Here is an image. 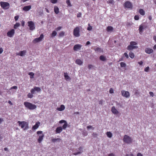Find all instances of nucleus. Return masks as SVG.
I'll use <instances>...</instances> for the list:
<instances>
[{
	"instance_id": "obj_20",
	"label": "nucleus",
	"mask_w": 156,
	"mask_h": 156,
	"mask_svg": "<svg viewBox=\"0 0 156 156\" xmlns=\"http://www.w3.org/2000/svg\"><path fill=\"white\" fill-rule=\"evenodd\" d=\"M40 123L39 122H37L33 126L32 128V130H35L37 129L39 126Z\"/></svg>"
},
{
	"instance_id": "obj_10",
	"label": "nucleus",
	"mask_w": 156,
	"mask_h": 156,
	"mask_svg": "<svg viewBox=\"0 0 156 156\" xmlns=\"http://www.w3.org/2000/svg\"><path fill=\"white\" fill-rule=\"evenodd\" d=\"M28 26L30 30H33L35 29V26L34 23L32 21H30L28 22Z\"/></svg>"
},
{
	"instance_id": "obj_13",
	"label": "nucleus",
	"mask_w": 156,
	"mask_h": 156,
	"mask_svg": "<svg viewBox=\"0 0 156 156\" xmlns=\"http://www.w3.org/2000/svg\"><path fill=\"white\" fill-rule=\"evenodd\" d=\"M15 34V30L13 29H11L7 33V36L10 37H13Z\"/></svg>"
},
{
	"instance_id": "obj_3",
	"label": "nucleus",
	"mask_w": 156,
	"mask_h": 156,
	"mask_svg": "<svg viewBox=\"0 0 156 156\" xmlns=\"http://www.w3.org/2000/svg\"><path fill=\"white\" fill-rule=\"evenodd\" d=\"M18 123L19 124V126H20L22 128H23L24 130L27 129L29 128L28 124L25 121H18Z\"/></svg>"
},
{
	"instance_id": "obj_45",
	"label": "nucleus",
	"mask_w": 156,
	"mask_h": 156,
	"mask_svg": "<svg viewBox=\"0 0 156 156\" xmlns=\"http://www.w3.org/2000/svg\"><path fill=\"white\" fill-rule=\"evenodd\" d=\"M51 2L52 3H56L57 2V0H51Z\"/></svg>"
},
{
	"instance_id": "obj_5",
	"label": "nucleus",
	"mask_w": 156,
	"mask_h": 156,
	"mask_svg": "<svg viewBox=\"0 0 156 156\" xmlns=\"http://www.w3.org/2000/svg\"><path fill=\"white\" fill-rule=\"evenodd\" d=\"M123 141L127 144L131 143L132 141V139L129 136L125 135L124 136L123 139Z\"/></svg>"
},
{
	"instance_id": "obj_31",
	"label": "nucleus",
	"mask_w": 156,
	"mask_h": 156,
	"mask_svg": "<svg viewBox=\"0 0 156 156\" xmlns=\"http://www.w3.org/2000/svg\"><path fill=\"white\" fill-rule=\"evenodd\" d=\"M113 28L111 26H108L107 27V30L108 32L112 30Z\"/></svg>"
},
{
	"instance_id": "obj_39",
	"label": "nucleus",
	"mask_w": 156,
	"mask_h": 156,
	"mask_svg": "<svg viewBox=\"0 0 156 156\" xmlns=\"http://www.w3.org/2000/svg\"><path fill=\"white\" fill-rule=\"evenodd\" d=\"M94 49L95 51H101V48L99 47H97V48H94Z\"/></svg>"
},
{
	"instance_id": "obj_62",
	"label": "nucleus",
	"mask_w": 156,
	"mask_h": 156,
	"mask_svg": "<svg viewBox=\"0 0 156 156\" xmlns=\"http://www.w3.org/2000/svg\"><path fill=\"white\" fill-rule=\"evenodd\" d=\"M126 156H133V154L131 153L129 155L128 154H126Z\"/></svg>"
},
{
	"instance_id": "obj_50",
	"label": "nucleus",
	"mask_w": 156,
	"mask_h": 156,
	"mask_svg": "<svg viewBox=\"0 0 156 156\" xmlns=\"http://www.w3.org/2000/svg\"><path fill=\"white\" fill-rule=\"evenodd\" d=\"M17 86H14L12 87L10 89H17Z\"/></svg>"
},
{
	"instance_id": "obj_48",
	"label": "nucleus",
	"mask_w": 156,
	"mask_h": 156,
	"mask_svg": "<svg viewBox=\"0 0 156 156\" xmlns=\"http://www.w3.org/2000/svg\"><path fill=\"white\" fill-rule=\"evenodd\" d=\"M87 128L88 129L91 128V129H92L93 130L94 129V128H93L92 127V126H90V125L87 126Z\"/></svg>"
},
{
	"instance_id": "obj_37",
	"label": "nucleus",
	"mask_w": 156,
	"mask_h": 156,
	"mask_svg": "<svg viewBox=\"0 0 156 156\" xmlns=\"http://www.w3.org/2000/svg\"><path fill=\"white\" fill-rule=\"evenodd\" d=\"M66 3L69 6H71L72 5H71L70 2V1L69 0H67L66 2Z\"/></svg>"
},
{
	"instance_id": "obj_36",
	"label": "nucleus",
	"mask_w": 156,
	"mask_h": 156,
	"mask_svg": "<svg viewBox=\"0 0 156 156\" xmlns=\"http://www.w3.org/2000/svg\"><path fill=\"white\" fill-rule=\"evenodd\" d=\"M57 34V32L55 31H53L51 34L52 37H55Z\"/></svg>"
},
{
	"instance_id": "obj_21",
	"label": "nucleus",
	"mask_w": 156,
	"mask_h": 156,
	"mask_svg": "<svg viewBox=\"0 0 156 156\" xmlns=\"http://www.w3.org/2000/svg\"><path fill=\"white\" fill-rule=\"evenodd\" d=\"M65 108V107L64 105H61L60 106V107L57 108L56 109L58 111H62L64 110Z\"/></svg>"
},
{
	"instance_id": "obj_42",
	"label": "nucleus",
	"mask_w": 156,
	"mask_h": 156,
	"mask_svg": "<svg viewBox=\"0 0 156 156\" xmlns=\"http://www.w3.org/2000/svg\"><path fill=\"white\" fill-rule=\"evenodd\" d=\"M107 2L108 3L112 4H113L114 3V1L113 0H109Z\"/></svg>"
},
{
	"instance_id": "obj_38",
	"label": "nucleus",
	"mask_w": 156,
	"mask_h": 156,
	"mask_svg": "<svg viewBox=\"0 0 156 156\" xmlns=\"http://www.w3.org/2000/svg\"><path fill=\"white\" fill-rule=\"evenodd\" d=\"M88 27L87 28V30L89 31L91 30H92V27L90 25V24H88Z\"/></svg>"
},
{
	"instance_id": "obj_54",
	"label": "nucleus",
	"mask_w": 156,
	"mask_h": 156,
	"mask_svg": "<svg viewBox=\"0 0 156 156\" xmlns=\"http://www.w3.org/2000/svg\"><path fill=\"white\" fill-rule=\"evenodd\" d=\"M61 28H62V27H59L56 28V30L57 31H58V30H60L61 29Z\"/></svg>"
},
{
	"instance_id": "obj_34",
	"label": "nucleus",
	"mask_w": 156,
	"mask_h": 156,
	"mask_svg": "<svg viewBox=\"0 0 156 156\" xmlns=\"http://www.w3.org/2000/svg\"><path fill=\"white\" fill-rule=\"evenodd\" d=\"M20 26V24L19 23H16L14 26V28L16 29L18 27H19Z\"/></svg>"
},
{
	"instance_id": "obj_35",
	"label": "nucleus",
	"mask_w": 156,
	"mask_h": 156,
	"mask_svg": "<svg viewBox=\"0 0 156 156\" xmlns=\"http://www.w3.org/2000/svg\"><path fill=\"white\" fill-rule=\"evenodd\" d=\"M120 66L122 67H126V65L125 63L122 62L120 63Z\"/></svg>"
},
{
	"instance_id": "obj_52",
	"label": "nucleus",
	"mask_w": 156,
	"mask_h": 156,
	"mask_svg": "<svg viewBox=\"0 0 156 156\" xmlns=\"http://www.w3.org/2000/svg\"><path fill=\"white\" fill-rule=\"evenodd\" d=\"M103 100H101L99 101V104L102 105L103 103Z\"/></svg>"
},
{
	"instance_id": "obj_28",
	"label": "nucleus",
	"mask_w": 156,
	"mask_h": 156,
	"mask_svg": "<svg viewBox=\"0 0 156 156\" xmlns=\"http://www.w3.org/2000/svg\"><path fill=\"white\" fill-rule=\"evenodd\" d=\"M129 56L132 58H134L135 55L134 53L132 51H130L129 53Z\"/></svg>"
},
{
	"instance_id": "obj_17",
	"label": "nucleus",
	"mask_w": 156,
	"mask_h": 156,
	"mask_svg": "<svg viewBox=\"0 0 156 156\" xmlns=\"http://www.w3.org/2000/svg\"><path fill=\"white\" fill-rule=\"evenodd\" d=\"M63 128L61 126L57 127L55 130V133H60L62 130Z\"/></svg>"
},
{
	"instance_id": "obj_25",
	"label": "nucleus",
	"mask_w": 156,
	"mask_h": 156,
	"mask_svg": "<svg viewBox=\"0 0 156 156\" xmlns=\"http://www.w3.org/2000/svg\"><path fill=\"white\" fill-rule=\"evenodd\" d=\"M76 63L79 65H81L83 64V62L80 59H77L76 61Z\"/></svg>"
},
{
	"instance_id": "obj_32",
	"label": "nucleus",
	"mask_w": 156,
	"mask_h": 156,
	"mask_svg": "<svg viewBox=\"0 0 156 156\" xmlns=\"http://www.w3.org/2000/svg\"><path fill=\"white\" fill-rule=\"evenodd\" d=\"M28 75L30 76V78L32 79L34 78V73L33 72H30L28 73Z\"/></svg>"
},
{
	"instance_id": "obj_61",
	"label": "nucleus",
	"mask_w": 156,
	"mask_h": 156,
	"mask_svg": "<svg viewBox=\"0 0 156 156\" xmlns=\"http://www.w3.org/2000/svg\"><path fill=\"white\" fill-rule=\"evenodd\" d=\"M83 135H84V136H86L87 134V132H83Z\"/></svg>"
},
{
	"instance_id": "obj_40",
	"label": "nucleus",
	"mask_w": 156,
	"mask_h": 156,
	"mask_svg": "<svg viewBox=\"0 0 156 156\" xmlns=\"http://www.w3.org/2000/svg\"><path fill=\"white\" fill-rule=\"evenodd\" d=\"M130 44L132 45H136L137 43L135 41H132L130 42Z\"/></svg>"
},
{
	"instance_id": "obj_55",
	"label": "nucleus",
	"mask_w": 156,
	"mask_h": 156,
	"mask_svg": "<svg viewBox=\"0 0 156 156\" xmlns=\"http://www.w3.org/2000/svg\"><path fill=\"white\" fill-rule=\"evenodd\" d=\"M81 13L80 12H79L78 13L77 16V17H81Z\"/></svg>"
},
{
	"instance_id": "obj_2",
	"label": "nucleus",
	"mask_w": 156,
	"mask_h": 156,
	"mask_svg": "<svg viewBox=\"0 0 156 156\" xmlns=\"http://www.w3.org/2000/svg\"><path fill=\"white\" fill-rule=\"evenodd\" d=\"M24 105L26 108L30 110H34L37 108V106L27 101L24 102Z\"/></svg>"
},
{
	"instance_id": "obj_64",
	"label": "nucleus",
	"mask_w": 156,
	"mask_h": 156,
	"mask_svg": "<svg viewBox=\"0 0 156 156\" xmlns=\"http://www.w3.org/2000/svg\"><path fill=\"white\" fill-rule=\"evenodd\" d=\"M148 19L150 20H151L152 18V17L151 16H148Z\"/></svg>"
},
{
	"instance_id": "obj_46",
	"label": "nucleus",
	"mask_w": 156,
	"mask_h": 156,
	"mask_svg": "<svg viewBox=\"0 0 156 156\" xmlns=\"http://www.w3.org/2000/svg\"><path fill=\"white\" fill-rule=\"evenodd\" d=\"M109 93L111 94H112L114 93V90L112 88H110L109 90Z\"/></svg>"
},
{
	"instance_id": "obj_4",
	"label": "nucleus",
	"mask_w": 156,
	"mask_h": 156,
	"mask_svg": "<svg viewBox=\"0 0 156 156\" xmlns=\"http://www.w3.org/2000/svg\"><path fill=\"white\" fill-rule=\"evenodd\" d=\"M1 7L4 9H7L9 8V4L8 2H0Z\"/></svg>"
},
{
	"instance_id": "obj_44",
	"label": "nucleus",
	"mask_w": 156,
	"mask_h": 156,
	"mask_svg": "<svg viewBox=\"0 0 156 156\" xmlns=\"http://www.w3.org/2000/svg\"><path fill=\"white\" fill-rule=\"evenodd\" d=\"M134 19L136 20H138L139 19V16L138 15H135L134 16Z\"/></svg>"
},
{
	"instance_id": "obj_47",
	"label": "nucleus",
	"mask_w": 156,
	"mask_h": 156,
	"mask_svg": "<svg viewBox=\"0 0 156 156\" xmlns=\"http://www.w3.org/2000/svg\"><path fill=\"white\" fill-rule=\"evenodd\" d=\"M93 66L92 65L89 64L88 66V68L89 69H90L93 67Z\"/></svg>"
},
{
	"instance_id": "obj_60",
	"label": "nucleus",
	"mask_w": 156,
	"mask_h": 156,
	"mask_svg": "<svg viewBox=\"0 0 156 156\" xmlns=\"http://www.w3.org/2000/svg\"><path fill=\"white\" fill-rule=\"evenodd\" d=\"M138 63L140 65H142L143 62L142 61H140V62H138Z\"/></svg>"
},
{
	"instance_id": "obj_19",
	"label": "nucleus",
	"mask_w": 156,
	"mask_h": 156,
	"mask_svg": "<svg viewBox=\"0 0 156 156\" xmlns=\"http://www.w3.org/2000/svg\"><path fill=\"white\" fill-rule=\"evenodd\" d=\"M145 51L147 53L149 54H151L153 52V49L149 48H146Z\"/></svg>"
},
{
	"instance_id": "obj_59",
	"label": "nucleus",
	"mask_w": 156,
	"mask_h": 156,
	"mask_svg": "<svg viewBox=\"0 0 156 156\" xmlns=\"http://www.w3.org/2000/svg\"><path fill=\"white\" fill-rule=\"evenodd\" d=\"M137 156H143V155L141 153H138L137 154Z\"/></svg>"
},
{
	"instance_id": "obj_51",
	"label": "nucleus",
	"mask_w": 156,
	"mask_h": 156,
	"mask_svg": "<svg viewBox=\"0 0 156 156\" xmlns=\"http://www.w3.org/2000/svg\"><path fill=\"white\" fill-rule=\"evenodd\" d=\"M81 151H78V152H77L76 153H74L73 154H74L75 155H76L81 154Z\"/></svg>"
},
{
	"instance_id": "obj_18",
	"label": "nucleus",
	"mask_w": 156,
	"mask_h": 156,
	"mask_svg": "<svg viewBox=\"0 0 156 156\" xmlns=\"http://www.w3.org/2000/svg\"><path fill=\"white\" fill-rule=\"evenodd\" d=\"M138 47L137 46L132 45L130 44L127 47V49L129 50H132L133 49L137 48Z\"/></svg>"
},
{
	"instance_id": "obj_58",
	"label": "nucleus",
	"mask_w": 156,
	"mask_h": 156,
	"mask_svg": "<svg viewBox=\"0 0 156 156\" xmlns=\"http://www.w3.org/2000/svg\"><path fill=\"white\" fill-rule=\"evenodd\" d=\"M92 135L94 137H95L97 136V134L96 133H93Z\"/></svg>"
},
{
	"instance_id": "obj_29",
	"label": "nucleus",
	"mask_w": 156,
	"mask_h": 156,
	"mask_svg": "<svg viewBox=\"0 0 156 156\" xmlns=\"http://www.w3.org/2000/svg\"><path fill=\"white\" fill-rule=\"evenodd\" d=\"M60 140H61L60 139V138H53V139H52L51 140V141L52 142H56L57 141H60Z\"/></svg>"
},
{
	"instance_id": "obj_1",
	"label": "nucleus",
	"mask_w": 156,
	"mask_h": 156,
	"mask_svg": "<svg viewBox=\"0 0 156 156\" xmlns=\"http://www.w3.org/2000/svg\"><path fill=\"white\" fill-rule=\"evenodd\" d=\"M41 91L40 88L38 87H35L31 89L30 90L31 93H29L27 94V97L28 98H32L33 97V94L35 93V91L39 92Z\"/></svg>"
},
{
	"instance_id": "obj_23",
	"label": "nucleus",
	"mask_w": 156,
	"mask_h": 156,
	"mask_svg": "<svg viewBox=\"0 0 156 156\" xmlns=\"http://www.w3.org/2000/svg\"><path fill=\"white\" fill-rule=\"evenodd\" d=\"M59 9L57 6H54V11L55 12L56 14H58L59 13Z\"/></svg>"
},
{
	"instance_id": "obj_12",
	"label": "nucleus",
	"mask_w": 156,
	"mask_h": 156,
	"mask_svg": "<svg viewBox=\"0 0 156 156\" xmlns=\"http://www.w3.org/2000/svg\"><path fill=\"white\" fill-rule=\"evenodd\" d=\"M147 27L146 25L143 24H141L139 27V33L141 34L143 32V30Z\"/></svg>"
},
{
	"instance_id": "obj_11",
	"label": "nucleus",
	"mask_w": 156,
	"mask_h": 156,
	"mask_svg": "<svg viewBox=\"0 0 156 156\" xmlns=\"http://www.w3.org/2000/svg\"><path fill=\"white\" fill-rule=\"evenodd\" d=\"M121 94L123 97L126 98H128L130 96L129 93L128 91H126L125 90H122L121 91Z\"/></svg>"
},
{
	"instance_id": "obj_8",
	"label": "nucleus",
	"mask_w": 156,
	"mask_h": 156,
	"mask_svg": "<svg viewBox=\"0 0 156 156\" xmlns=\"http://www.w3.org/2000/svg\"><path fill=\"white\" fill-rule=\"evenodd\" d=\"M124 7L125 8L132 9L133 8V5L131 2L127 1L124 3Z\"/></svg>"
},
{
	"instance_id": "obj_7",
	"label": "nucleus",
	"mask_w": 156,
	"mask_h": 156,
	"mask_svg": "<svg viewBox=\"0 0 156 156\" xmlns=\"http://www.w3.org/2000/svg\"><path fill=\"white\" fill-rule=\"evenodd\" d=\"M80 27H76L73 30V34L76 37H79L80 36Z\"/></svg>"
},
{
	"instance_id": "obj_63",
	"label": "nucleus",
	"mask_w": 156,
	"mask_h": 156,
	"mask_svg": "<svg viewBox=\"0 0 156 156\" xmlns=\"http://www.w3.org/2000/svg\"><path fill=\"white\" fill-rule=\"evenodd\" d=\"M108 156H114V154L113 153H111L108 154Z\"/></svg>"
},
{
	"instance_id": "obj_24",
	"label": "nucleus",
	"mask_w": 156,
	"mask_h": 156,
	"mask_svg": "<svg viewBox=\"0 0 156 156\" xmlns=\"http://www.w3.org/2000/svg\"><path fill=\"white\" fill-rule=\"evenodd\" d=\"M26 51L25 50H23V51H20V53L18 54L17 55H20V56H22L26 54Z\"/></svg>"
},
{
	"instance_id": "obj_33",
	"label": "nucleus",
	"mask_w": 156,
	"mask_h": 156,
	"mask_svg": "<svg viewBox=\"0 0 156 156\" xmlns=\"http://www.w3.org/2000/svg\"><path fill=\"white\" fill-rule=\"evenodd\" d=\"M106 58L103 55H101L100 57V59L102 61H105L106 60Z\"/></svg>"
},
{
	"instance_id": "obj_14",
	"label": "nucleus",
	"mask_w": 156,
	"mask_h": 156,
	"mask_svg": "<svg viewBox=\"0 0 156 156\" xmlns=\"http://www.w3.org/2000/svg\"><path fill=\"white\" fill-rule=\"evenodd\" d=\"M60 123H64V124L62 126V128L63 129H65L67 126V123L64 120H61L59 122Z\"/></svg>"
},
{
	"instance_id": "obj_26",
	"label": "nucleus",
	"mask_w": 156,
	"mask_h": 156,
	"mask_svg": "<svg viewBox=\"0 0 156 156\" xmlns=\"http://www.w3.org/2000/svg\"><path fill=\"white\" fill-rule=\"evenodd\" d=\"M64 76L65 77V79L67 80H70V78L68 76V75L67 74V73H64Z\"/></svg>"
},
{
	"instance_id": "obj_9",
	"label": "nucleus",
	"mask_w": 156,
	"mask_h": 156,
	"mask_svg": "<svg viewBox=\"0 0 156 156\" xmlns=\"http://www.w3.org/2000/svg\"><path fill=\"white\" fill-rule=\"evenodd\" d=\"M44 35L43 34H41L39 37L34 39L33 41V43L35 44L40 42L41 41L42 39L44 38Z\"/></svg>"
},
{
	"instance_id": "obj_15",
	"label": "nucleus",
	"mask_w": 156,
	"mask_h": 156,
	"mask_svg": "<svg viewBox=\"0 0 156 156\" xmlns=\"http://www.w3.org/2000/svg\"><path fill=\"white\" fill-rule=\"evenodd\" d=\"M82 45L80 44H77L75 45L73 47V50L74 51H77L80 49Z\"/></svg>"
},
{
	"instance_id": "obj_56",
	"label": "nucleus",
	"mask_w": 156,
	"mask_h": 156,
	"mask_svg": "<svg viewBox=\"0 0 156 156\" xmlns=\"http://www.w3.org/2000/svg\"><path fill=\"white\" fill-rule=\"evenodd\" d=\"M3 51V50L2 48H0V54H1Z\"/></svg>"
},
{
	"instance_id": "obj_27",
	"label": "nucleus",
	"mask_w": 156,
	"mask_h": 156,
	"mask_svg": "<svg viewBox=\"0 0 156 156\" xmlns=\"http://www.w3.org/2000/svg\"><path fill=\"white\" fill-rule=\"evenodd\" d=\"M139 12L140 15L144 16L145 14V12L143 9H140L139 10Z\"/></svg>"
},
{
	"instance_id": "obj_41",
	"label": "nucleus",
	"mask_w": 156,
	"mask_h": 156,
	"mask_svg": "<svg viewBox=\"0 0 156 156\" xmlns=\"http://www.w3.org/2000/svg\"><path fill=\"white\" fill-rule=\"evenodd\" d=\"M64 32L63 31L61 32L59 34V37H62L64 36Z\"/></svg>"
},
{
	"instance_id": "obj_49",
	"label": "nucleus",
	"mask_w": 156,
	"mask_h": 156,
	"mask_svg": "<svg viewBox=\"0 0 156 156\" xmlns=\"http://www.w3.org/2000/svg\"><path fill=\"white\" fill-rule=\"evenodd\" d=\"M19 18V16H15L14 19L15 21H17L18 20Z\"/></svg>"
},
{
	"instance_id": "obj_57",
	"label": "nucleus",
	"mask_w": 156,
	"mask_h": 156,
	"mask_svg": "<svg viewBox=\"0 0 156 156\" xmlns=\"http://www.w3.org/2000/svg\"><path fill=\"white\" fill-rule=\"evenodd\" d=\"M149 93L151 96L152 97H153L154 96V94L153 92H150Z\"/></svg>"
},
{
	"instance_id": "obj_22",
	"label": "nucleus",
	"mask_w": 156,
	"mask_h": 156,
	"mask_svg": "<svg viewBox=\"0 0 156 156\" xmlns=\"http://www.w3.org/2000/svg\"><path fill=\"white\" fill-rule=\"evenodd\" d=\"M31 5H28L24 7L23 8V10L25 11H28L31 8Z\"/></svg>"
},
{
	"instance_id": "obj_16",
	"label": "nucleus",
	"mask_w": 156,
	"mask_h": 156,
	"mask_svg": "<svg viewBox=\"0 0 156 156\" xmlns=\"http://www.w3.org/2000/svg\"><path fill=\"white\" fill-rule=\"evenodd\" d=\"M111 111L112 113L115 115H117L119 113V111L115 108L114 106H113L112 108Z\"/></svg>"
},
{
	"instance_id": "obj_30",
	"label": "nucleus",
	"mask_w": 156,
	"mask_h": 156,
	"mask_svg": "<svg viewBox=\"0 0 156 156\" xmlns=\"http://www.w3.org/2000/svg\"><path fill=\"white\" fill-rule=\"evenodd\" d=\"M106 135L109 138H111L112 136V134L110 132H108L106 133Z\"/></svg>"
},
{
	"instance_id": "obj_6",
	"label": "nucleus",
	"mask_w": 156,
	"mask_h": 156,
	"mask_svg": "<svg viewBox=\"0 0 156 156\" xmlns=\"http://www.w3.org/2000/svg\"><path fill=\"white\" fill-rule=\"evenodd\" d=\"M37 133L38 135L41 134V135L39 136V138L37 139L38 142L39 143H41V141H42L44 137V135L42 131H37Z\"/></svg>"
},
{
	"instance_id": "obj_53",
	"label": "nucleus",
	"mask_w": 156,
	"mask_h": 156,
	"mask_svg": "<svg viewBox=\"0 0 156 156\" xmlns=\"http://www.w3.org/2000/svg\"><path fill=\"white\" fill-rule=\"evenodd\" d=\"M124 55L125 56L126 58H129L128 55L126 52H125L124 53Z\"/></svg>"
},
{
	"instance_id": "obj_43",
	"label": "nucleus",
	"mask_w": 156,
	"mask_h": 156,
	"mask_svg": "<svg viewBox=\"0 0 156 156\" xmlns=\"http://www.w3.org/2000/svg\"><path fill=\"white\" fill-rule=\"evenodd\" d=\"M149 67L147 66L144 69V70L146 72H148L149 71Z\"/></svg>"
}]
</instances>
